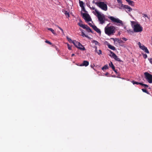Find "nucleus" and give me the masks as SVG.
I'll return each mask as SVG.
<instances>
[{"instance_id":"c9c22d12","label":"nucleus","mask_w":152,"mask_h":152,"mask_svg":"<svg viewBox=\"0 0 152 152\" xmlns=\"http://www.w3.org/2000/svg\"><path fill=\"white\" fill-rule=\"evenodd\" d=\"M97 53H98V54L100 55L102 54V51L101 50H99L98 52H97Z\"/></svg>"},{"instance_id":"a878e982","label":"nucleus","mask_w":152,"mask_h":152,"mask_svg":"<svg viewBox=\"0 0 152 152\" xmlns=\"http://www.w3.org/2000/svg\"><path fill=\"white\" fill-rule=\"evenodd\" d=\"M64 13L67 17H69V13L67 11H64Z\"/></svg>"},{"instance_id":"6ab92c4d","label":"nucleus","mask_w":152,"mask_h":152,"mask_svg":"<svg viewBox=\"0 0 152 152\" xmlns=\"http://www.w3.org/2000/svg\"><path fill=\"white\" fill-rule=\"evenodd\" d=\"M108 47L110 49H111L113 50H115V48L113 46L111 45L110 44H108Z\"/></svg>"},{"instance_id":"f3484780","label":"nucleus","mask_w":152,"mask_h":152,"mask_svg":"<svg viewBox=\"0 0 152 152\" xmlns=\"http://www.w3.org/2000/svg\"><path fill=\"white\" fill-rule=\"evenodd\" d=\"M129 4L132 6L134 5V2L130 0H125Z\"/></svg>"},{"instance_id":"5701e85b","label":"nucleus","mask_w":152,"mask_h":152,"mask_svg":"<svg viewBox=\"0 0 152 152\" xmlns=\"http://www.w3.org/2000/svg\"><path fill=\"white\" fill-rule=\"evenodd\" d=\"M109 65L112 68L113 70L115 68V67L112 62H110V63L109 64Z\"/></svg>"},{"instance_id":"20e7f679","label":"nucleus","mask_w":152,"mask_h":152,"mask_svg":"<svg viewBox=\"0 0 152 152\" xmlns=\"http://www.w3.org/2000/svg\"><path fill=\"white\" fill-rule=\"evenodd\" d=\"M142 27L139 24H136L134 25V32H140L142 31Z\"/></svg>"},{"instance_id":"412c9836","label":"nucleus","mask_w":152,"mask_h":152,"mask_svg":"<svg viewBox=\"0 0 152 152\" xmlns=\"http://www.w3.org/2000/svg\"><path fill=\"white\" fill-rule=\"evenodd\" d=\"M92 42L93 43H94V44L96 45H98L99 46L100 45V43L97 41L95 40H93L92 41Z\"/></svg>"},{"instance_id":"4c0bfd02","label":"nucleus","mask_w":152,"mask_h":152,"mask_svg":"<svg viewBox=\"0 0 152 152\" xmlns=\"http://www.w3.org/2000/svg\"><path fill=\"white\" fill-rule=\"evenodd\" d=\"M88 24L92 28H93V26H95L92 25V24L91 23H89Z\"/></svg>"},{"instance_id":"7ed1b4c3","label":"nucleus","mask_w":152,"mask_h":152,"mask_svg":"<svg viewBox=\"0 0 152 152\" xmlns=\"http://www.w3.org/2000/svg\"><path fill=\"white\" fill-rule=\"evenodd\" d=\"M96 12L97 14V17L100 23L102 24L104 23L105 15L103 14H101L98 11H96Z\"/></svg>"},{"instance_id":"f704fd0d","label":"nucleus","mask_w":152,"mask_h":152,"mask_svg":"<svg viewBox=\"0 0 152 152\" xmlns=\"http://www.w3.org/2000/svg\"><path fill=\"white\" fill-rule=\"evenodd\" d=\"M143 57L145 59L147 57V56L146 54H143Z\"/></svg>"},{"instance_id":"9d476101","label":"nucleus","mask_w":152,"mask_h":152,"mask_svg":"<svg viewBox=\"0 0 152 152\" xmlns=\"http://www.w3.org/2000/svg\"><path fill=\"white\" fill-rule=\"evenodd\" d=\"M110 53L112 54V55H110V56L114 58L116 61L119 62H121V61L120 58H118L115 53L111 51H110Z\"/></svg>"},{"instance_id":"603ef678","label":"nucleus","mask_w":152,"mask_h":152,"mask_svg":"<svg viewBox=\"0 0 152 152\" xmlns=\"http://www.w3.org/2000/svg\"><path fill=\"white\" fill-rule=\"evenodd\" d=\"M94 48H95V49H96H96H97V47L96 46H95L94 47Z\"/></svg>"},{"instance_id":"37998d69","label":"nucleus","mask_w":152,"mask_h":152,"mask_svg":"<svg viewBox=\"0 0 152 152\" xmlns=\"http://www.w3.org/2000/svg\"><path fill=\"white\" fill-rule=\"evenodd\" d=\"M54 48L56 49V50L57 51H59V50L58 49V48L56 46H54Z\"/></svg>"},{"instance_id":"a211bd4d","label":"nucleus","mask_w":152,"mask_h":152,"mask_svg":"<svg viewBox=\"0 0 152 152\" xmlns=\"http://www.w3.org/2000/svg\"><path fill=\"white\" fill-rule=\"evenodd\" d=\"M85 27L86 28H85V29H86L87 32H90L92 33H93V32L92 31L91 29L87 25H86V26Z\"/></svg>"},{"instance_id":"2eb2a0df","label":"nucleus","mask_w":152,"mask_h":152,"mask_svg":"<svg viewBox=\"0 0 152 152\" xmlns=\"http://www.w3.org/2000/svg\"><path fill=\"white\" fill-rule=\"evenodd\" d=\"M80 22H79L78 24L80 27L82 28L83 29H85L86 28V25L84 24H83L82 23V22L81 20L80 21Z\"/></svg>"},{"instance_id":"9b49d317","label":"nucleus","mask_w":152,"mask_h":152,"mask_svg":"<svg viewBox=\"0 0 152 152\" xmlns=\"http://www.w3.org/2000/svg\"><path fill=\"white\" fill-rule=\"evenodd\" d=\"M111 39H112L113 40L114 42H118V43L119 44V45H120L121 46H122L121 44H122L124 42L121 39H119V38H111Z\"/></svg>"},{"instance_id":"ea45409f","label":"nucleus","mask_w":152,"mask_h":152,"mask_svg":"<svg viewBox=\"0 0 152 152\" xmlns=\"http://www.w3.org/2000/svg\"><path fill=\"white\" fill-rule=\"evenodd\" d=\"M117 1L118 3H122V1L121 0H117Z\"/></svg>"},{"instance_id":"de8ad7c7","label":"nucleus","mask_w":152,"mask_h":152,"mask_svg":"<svg viewBox=\"0 0 152 152\" xmlns=\"http://www.w3.org/2000/svg\"><path fill=\"white\" fill-rule=\"evenodd\" d=\"M107 19H106L105 18V19L104 20V23H105V21H107Z\"/></svg>"},{"instance_id":"4be33fe9","label":"nucleus","mask_w":152,"mask_h":152,"mask_svg":"<svg viewBox=\"0 0 152 152\" xmlns=\"http://www.w3.org/2000/svg\"><path fill=\"white\" fill-rule=\"evenodd\" d=\"M82 36H83V37H85L86 38H87L89 39H91V37H89L88 35H86V34H85L83 32H82Z\"/></svg>"},{"instance_id":"bb28decb","label":"nucleus","mask_w":152,"mask_h":152,"mask_svg":"<svg viewBox=\"0 0 152 152\" xmlns=\"http://www.w3.org/2000/svg\"><path fill=\"white\" fill-rule=\"evenodd\" d=\"M108 69V66L107 65H106L104 66L102 68V69L104 70V69Z\"/></svg>"},{"instance_id":"79ce46f5","label":"nucleus","mask_w":152,"mask_h":152,"mask_svg":"<svg viewBox=\"0 0 152 152\" xmlns=\"http://www.w3.org/2000/svg\"><path fill=\"white\" fill-rule=\"evenodd\" d=\"M143 86L145 87H148V85H147L144 84Z\"/></svg>"},{"instance_id":"4d7b16f0","label":"nucleus","mask_w":152,"mask_h":152,"mask_svg":"<svg viewBox=\"0 0 152 152\" xmlns=\"http://www.w3.org/2000/svg\"><path fill=\"white\" fill-rule=\"evenodd\" d=\"M79 0V1H81L80 0Z\"/></svg>"},{"instance_id":"4468645a","label":"nucleus","mask_w":152,"mask_h":152,"mask_svg":"<svg viewBox=\"0 0 152 152\" xmlns=\"http://www.w3.org/2000/svg\"><path fill=\"white\" fill-rule=\"evenodd\" d=\"M92 28L97 33H101V31L96 26H93Z\"/></svg>"},{"instance_id":"6e6552de","label":"nucleus","mask_w":152,"mask_h":152,"mask_svg":"<svg viewBox=\"0 0 152 152\" xmlns=\"http://www.w3.org/2000/svg\"><path fill=\"white\" fill-rule=\"evenodd\" d=\"M138 45L139 46L140 48L142 50L145 51V52L147 53H149V52L148 50L147 47H145L144 45H141V44L140 42H139L138 43Z\"/></svg>"},{"instance_id":"7c9ffc66","label":"nucleus","mask_w":152,"mask_h":152,"mask_svg":"<svg viewBox=\"0 0 152 152\" xmlns=\"http://www.w3.org/2000/svg\"><path fill=\"white\" fill-rule=\"evenodd\" d=\"M88 7H89V8L91 10H94L95 11V12H96V11H97V10L96 9H95V7H91L90 6H88Z\"/></svg>"},{"instance_id":"2f4dec72","label":"nucleus","mask_w":152,"mask_h":152,"mask_svg":"<svg viewBox=\"0 0 152 152\" xmlns=\"http://www.w3.org/2000/svg\"><path fill=\"white\" fill-rule=\"evenodd\" d=\"M142 91L143 92H145L147 94H148V92L145 89H142Z\"/></svg>"},{"instance_id":"0eeeda50","label":"nucleus","mask_w":152,"mask_h":152,"mask_svg":"<svg viewBox=\"0 0 152 152\" xmlns=\"http://www.w3.org/2000/svg\"><path fill=\"white\" fill-rule=\"evenodd\" d=\"M108 18L113 22H115L123 24L122 21L118 18H114L113 16L109 17Z\"/></svg>"},{"instance_id":"a19ab883","label":"nucleus","mask_w":152,"mask_h":152,"mask_svg":"<svg viewBox=\"0 0 152 152\" xmlns=\"http://www.w3.org/2000/svg\"><path fill=\"white\" fill-rule=\"evenodd\" d=\"M122 39L123 40H124V41H127V39H126V38H124V37L122 38Z\"/></svg>"},{"instance_id":"5fc2aeb1","label":"nucleus","mask_w":152,"mask_h":152,"mask_svg":"<svg viewBox=\"0 0 152 152\" xmlns=\"http://www.w3.org/2000/svg\"><path fill=\"white\" fill-rule=\"evenodd\" d=\"M95 51L96 52H97V49H96H96H95Z\"/></svg>"},{"instance_id":"a18cd8bd","label":"nucleus","mask_w":152,"mask_h":152,"mask_svg":"<svg viewBox=\"0 0 152 152\" xmlns=\"http://www.w3.org/2000/svg\"><path fill=\"white\" fill-rule=\"evenodd\" d=\"M109 74V73L107 72L106 73L104 74V75H105L107 76Z\"/></svg>"},{"instance_id":"c756f323","label":"nucleus","mask_w":152,"mask_h":152,"mask_svg":"<svg viewBox=\"0 0 152 152\" xmlns=\"http://www.w3.org/2000/svg\"><path fill=\"white\" fill-rule=\"evenodd\" d=\"M66 38H67V39L68 40V41L69 42H72H72L73 41H72L71 38H69L67 37H66Z\"/></svg>"},{"instance_id":"864d4df0","label":"nucleus","mask_w":152,"mask_h":152,"mask_svg":"<svg viewBox=\"0 0 152 152\" xmlns=\"http://www.w3.org/2000/svg\"><path fill=\"white\" fill-rule=\"evenodd\" d=\"M61 31H62V32L63 33H64V31H63V29H61Z\"/></svg>"},{"instance_id":"39448f33","label":"nucleus","mask_w":152,"mask_h":152,"mask_svg":"<svg viewBox=\"0 0 152 152\" xmlns=\"http://www.w3.org/2000/svg\"><path fill=\"white\" fill-rule=\"evenodd\" d=\"M145 77L148 82L151 83H152V75L150 74L148 72L144 73Z\"/></svg>"},{"instance_id":"cd10ccee","label":"nucleus","mask_w":152,"mask_h":152,"mask_svg":"<svg viewBox=\"0 0 152 152\" xmlns=\"http://www.w3.org/2000/svg\"><path fill=\"white\" fill-rule=\"evenodd\" d=\"M142 15H143L142 16L144 18H147L148 19H150V17H148L146 14H143Z\"/></svg>"},{"instance_id":"6e6d98bb","label":"nucleus","mask_w":152,"mask_h":152,"mask_svg":"<svg viewBox=\"0 0 152 152\" xmlns=\"http://www.w3.org/2000/svg\"><path fill=\"white\" fill-rule=\"evenodd\" d=\"M93 13H94V14L95 15H96V14H95V13L94 12V11H93Z\"/></svg>"},{"instance_id":"e433bc0d","label":"nucleus","mask_w":152,"mask_h":152,"mask_svg":"<svg viewBox=\"0 0 152 152\" xmlns=\"http://www.w3.org/2000/svg\"><path fill=\"white\" fill-rule=\"evenodd\" d=\"M81 8L82 10H83V11H84L85 12H86V10H85V7H84V6L81 7Z\"/></svg>"},{"instance_id":"c03bdc74","label":"nucleus","mask_w":152,"mask_h":152,"mask_svg":"<svg viewBox=\"0 0 152 152\" xmlns=\"http://www.w3.org/2000/svg\"><path fill=\"white\" fill-rule=\"evenodd\" d=\"M139 84H140L142 86H143L144 84H143L141 83H139Z\"/></svg>"},{"instance_id":"ddd939ff","label":"nucleus","mask_w":152,"mask_h":152,"mask_svg":"<svg viewBox=\"0 0 152 152\" xmlns=\"http://www.w3.org/2000/svg\"><path fill=\"white\" fill-rule=\"evenodd\" d=\"M77 48L82 50H86L85 47L80 43V45L78 44Z\"/></svg>"},{"instance_id":"8fccbe9b","label":"nucleus","mask_w":152,"mask_h":152,"mask_svg":"<svg viewBox=\"0 0 152 152\" xmlns=\"http://www.w3.org/2000/svg\"><path fill=\"white\" fill-rule=\"evenodd\" d=\"M75 55V54H74V53H73V54H72V55H71V56H72H72H74Z\"/></svg>"},{"instance_id":"09e8293b","label":"nucleus","mask_w":152,"mask_h":152,"mask_svg":"<svg viewBox=\"0 0 152 152\" xmlns=\"http://www.w3.org/2000/svg\"><path fill=\"white\" fill-rule=\"evenodd\" d=\"M96 2H95V0H94L93 1H92V3H95H95H96Z\"/></svg>"},{"instance_id":"f03ea898","label":"nucleus","mask_w":152,"mask_h":152,"mask_svg":"<svg viewBox=\"0 0 152 152\" xmlns=\"http://www.w3.org/2000/svg\"><path fill=\"white\" fill-rule=\"evenodd\" d=\"M95 4L103 10L106 11L107 10V5L104 2L97 1L95 3Z\"/></svg>"},{"instance_id":"b1692460","label":"nucleus","mask_w":152,"mask_h":152,"mask_svg":"<svg viewBox=\"0 0 152 152\" xmlns=\"http://www.w3.org/2000/svg\"><path fill=\"white\" fill-rule=\"evenodd\" d=\"M48 29L53 34H56V32L54 31L52 28H48Z\"/></svg>"},{"instance_id":"49530a36","label":"nucleus","mask_w":152,"mask_h":152,"mask_svg":"<svg viewBox=\"0 0 152 152\" xmlns=\"http://www.w3.org/2000/svg\"><path fill=\"white\" fill-rule=\"evenodd\" d=\"M57 26L58 27V28L59 29H60V30H61L62 29V28L60 27H59L57 25L56 26Z\"/></svg>"},{"instance_id":"dca6fc26","label":"nucleus","mask_w":152,"mask_h":152,"mask_svg":"<svg viewBox=\"0 0 152 152\" xmlns=\"http://www.w3.org/2000/svg\"><path fill=\"white\" fill-rule=\"evenodd\" d=\"M72 43H73V44L77 48L78 44L80 45V43L79 42H77L76 40H73L72 42Z\"/></svg>"},{"instance_id":"473e14b6","label":"nucleus","mask_w":152,"mask_h":152,"mask_svg":"<svg viewBox=\"0 0 152 152\" xmlns=\"http://www.w3.org/2000/svg\"><path fill=\"white\" fill-rule=\"evenodd\" d=\"M45 42L50 45H52V44L50 42V41H49L47 40H46L45 41Z\"/></svg>"},{"instance_id":"72a5a7b5","label":"nucleus","mask_w":152,"mask_h":152,"mask_svg":"<svg viewBox=\"0 0 152 152\" xmlns=\"http://www.w3.org/2000/svg\"><path fill=\"white\" fill-rule=\"evenodd\" d=\"M68 48L69 50H71V46H70L69 44H67Z\"/></svg>"},{"instance_id":"393cba45","label":"nucleus","mask_w":152,"mask_h":152,"mask_svg":"<svg viewBox=\"0 0 152 152\" xmlns=\"http://www.w3.org/2000/svg\"><path fill=\"white\" fill-rule=\"evenodd\" d=\"M79 5L81 7H84V3L83 1H79Z\"/></svg>"},{"instance_id":"1a4fd4ad","label":"nucleus","mask_w":152,"mask_h":152,"mask_svg":"<svg viewBox=\"0 0 152 152\" xmlns=\"http://www.w3.org/2000/svg\"><path fill=\"white\" fill-rule=\"evenodd\" d=\"M83 17L84 18V19L87 21H90L92 20L91 19L89 15L87 13H84L83 15Z\"/></svg>"},{"instance_id":"423d86ee","label":"nucleus","mask_w":152,"mask_h":152,"mask_svg":"<svg viewBox=\"0 0 152 152\" xmlns=\"http://www.w3.org/2000/svg\"><path fill=\"white\" fill-rule=\"evenodd\" d=\"M122 8H123L128 13L132 10V8L130 7L128 5H124L122 4H121V9Z\"/></svg>"},{"instance_id":"58836bf2","label":"nucleus","mask_w":152,"mask_h":152,"mask_svg":"<svg viewBox=\"0 0 152 152\" xmlns=\"http://www.w3.org/2000/svg\"><path fill=\"white\" fill-rule=\"evenodd\" d=\"M113 70L116 73V74H118V72H117V70L115 69V68L114 69H113Z\"/></svg>"},{"instance_id":"f8f14e48","label":"nucleus","mask_w":152,"mask_h":152,"mask_svg":"<svg viewBox=\"0 0 152 152\" xmlns=\"http://www.w3.org/2000/svg\"><path fill=\"white\" fill-rule=\"evenodd\" d=\"M89 65V62L87 61H84L82 64H80L79 66H87Z\"/></svg>"},{"instance_id":"f257e3e1","label":"nucleus","mask_w":152,"mask_h":152,"mask_svg":"<svg viewBox=\"0 0 152 152\" xmlns=\"http://www.w3.org/2000/svg\"><path fill=\"white\" fill-rule=\"evenodd\" d=\"M105 33L108 36L113 35L115 32V28L113 26H107L104 28Z\"/></svg>"},{"instance_id":"3c124183","label":"nucleus","mask_w":152,"mask_h":152,"mask_svg":"<svg viewBox=\"0 0 152 152\" xmlns=\"http://www.w3.org/2000/svg\"><path fill=\"white\" fill-rule=\"evenodd\" d=\"M150 62L152 64V58H151Z\"/></svg>"},{"instance_id":"c85d7f7f","label":"nucleus","mask_w":152,"mask_h":152,"mask_svg":"<svg viewBox=\"0 0 152 152\" xmlns=\"http://www.w3.org/2000/svg\"><path fill=\"white\" fill-rule=\"evenodd\" d=\"M132 83H133V84L134 85V84H137V85H138L139 84V82H136L135 81H134V80H133L132 81Z\"/></svg>"},{"instance_id":"aec40b11","label":"nucleus","mask_w":152,"mask_h":152,"mask_svg":"<svg viewBox=\"0 0 152 152\" xmlns=\"http://www.w3.org/2000/svg\"><path fill=\"white\" fill-rule=\"evenodd\" d=\"M129 34H132L134 33V31H133L132 29H128L126 31Z\"/></svg>"}]
</instances>
